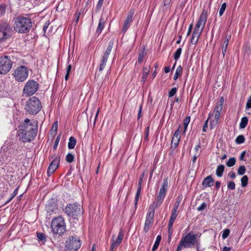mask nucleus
Returning <instances> with one entry per match:
<instances>
[{"label":"nucleus","mask_w":251,"mask_h":251,"mask_svg":"<svg viewBox=\"0 0 251 251\" xmlns=\"http://www.w3.org/2000/svg\"><path fill=\"white\" fill-rule=\"evenodd\" d=\"M76 143V140L74 137H70L69 139L68 147L69 149H74Z\"/></svg>","instance_id":"nucleus-27"},{"label":"nucleus","mask_w":251,"mask_h":251,"mask_svg":"<svg viewBox=\"0 0 251 251\" xmlns=\"http://www.w3.org/2000/svg\"><path fill=\"white\" fill-rule=\"evenodd\" d=\"M206 206H207L206 203L205 202H203L199 207H198L197 210L199 211H201L204 210V209H205L206 207Z\"/></svg>","instance_id":"nucleus-54"},{"label":"nucleus","mask_w":251,"mask_h":251,"mask_svg":"<svg viewBox=\"0 0 251 251\" xmlns=\"http://www.w3.org/2000/svg\"><path fill=\"white\" fill-rule=\"evenodd\" d=\"M124 235V233L123 230L122 229H120V230L118 233V237L116 240H115V239H114L115 235L112 236V239H111V240H112L111 244H112L116 247H118L121 243V242L123 239Z\"/></svg>","instance_id":"nucleus-18"},{"label":"nucleus","mask_w":251,"mask_h":251,"mask_svg":"<svg viewBox=\"0 0 251 251\" xmlns=\"http://www.w3.org/2000/svg\"><path fill=\"white\" fill-rule=\"evenodd\" d=\"M207 11L203 9L196 24L194 29L202 32L207 19Z\"/></svg>","instance_id":"nucleus-14"},{"label":"nucleus","mask_w":251,"mask_h":251,"mask_svg":"<svg viewBox=\"0 0 251 251\" xmlns=\"http://www.w3.org/2000/svg\"><path fill=\"white\" fill-rule=\"evenodd\" d=\"M177 212H175V211H172V213H171V217H170V220H169V223L171 224H173L176 217H177Z\"/></svg>","instance_id":"nucleus-36"},{"label":"nucleus","mask_w":251,"mask_h":251,"mask_svg":"<svg viewBox=\"0 0 251 251\" xmlns=\"http://www.w3.org/2000/svg\"><path fill=\"white\" fill-rule=\"evenodd\" d=\"M38 88L39 84L37 81L29 80L24 87L23 93L26 97H29L34 95Z\"/></svg>","instance_id":"nucleus-12"},{"label":"nucleus","mask_w":251,"mask_h":251,"mask_svg":"<svg viewBox=\"0 0 251 251\" xmlns=\"http://www.w3.org/2000/svg\"><path fill=\"white\" fill-rule=\"evenodd\" d=\"M5 154L2 151L0 152V166H3L4 167L11 161L10 158H8V157L4 159V154Z\"/></svg>","instance_id":"nucleus-24"},{"label":"nucleus","mask_w":251,"mask_h":251,"mask_svg":"<svg viewBox=\"0 0 251 251\" xmlns=\"http://www.w3.org/2000/svg\"><path fill=\"white\" fill-rule=\"evenodd\" d=\"M114 45V41H110L108 43V46L104 51L103 55L102 57V59L100 61V63L99 66V71H102L104 69L106 62L107 61L109 55Z\"/></svg>","instance_id":"nucleus-13"},{"label":"nucleus","mask_w":251,"mask_h":251,"mask_svg":"<svg viewBox=\"0 0 251 251\" xmlns=\"http://www.w3.org/2000/svg\"><path fill=\"white\" fill-rule=\"evenodd\" d=\"M229 233H230V230L229 229L227 228V229H225V230H224V231H223L222 235L223 239H225L226 238H227L228 237V236L229 235Z\"/></svg>","instance_id":"nucleus-48"},{"label":"nucleus","mask_w":251,"mask_h":251,"mask_svg":"<svg viewBox=\"0 0 251 251\" xmlns=\"http://www.w3.org/2000/svg\"><path fill=\"white\" fill-rule=\"evenodd\" d=\"M74 160V156L71 153H69L66 156V160L68 163H72Z\"/></svg>","instance_id":"nucleus-42"},{"label":"nucleus","mask_w":251,"mask_h":251,"mask_svg":"<svg viewBox=\"0 0 251 251\" xmlns=\"http://www.w3.org/2000/svg\"><path fill=\"white\" fill-rule=\"evenodd\" d=\"M18 187H17L15 190L13 192V193L12 194L10 198L7 201H6L5 202V204H7L8 203H9L18 194Z\"/></svg>","instance_id":"nucleus-43"},{"label":"nucleus","mask_w":251,"mask_h":251,"mask_svg":"<svg viewBox=\"0 0 251 251\" xmlns=\"http://www.w3.org/2000/svg\"><path fill=\"white\" fill-rule=\"evenodd\" d=\"M246 168L244 166H241L239 167L237 170L238 174L239 175H243L245 173Z\"/></svg>","instance_id":"nucleus-45"},{"label":"nucleus","mask_w":251,"mask_h":251,"mask_svg":"<svg viewBox=\"0 0 251 251\" xmlns=\"http://www.w3.org/2000/svg\"><path fill=\"white\" fill-rule=\"evenodd\" d=\"M251 108V97L248 100L246 103V109Z\"/></svg>","instance_id":"nucleus-61"},{"label":"nucleus","mask_w":251,"mask_h":251,"mask_svg":"<svg viewBox=\"0 0 251 251\" xmlns=\"http://www.w3.org/2000/svg\"><path fill=\"white\" fill-rule=\"evenodd\" d=\"M202 32L194 29L191 40L192 44L195 45L198 41Z\"/></svg>","instance_id":"nucleus-21"},{"label":"nucleus","mask_w":251,"mask_h":251,"mask_svg":"<svg viewBox=\"0 0 251 251\" xmlns=\"http://www.w3.org/2000/svg\"><path fill=\"white\" fill-rule=\"evenodd\" d=\"M13 34L12 27L7 23H0V42H4Z\"/></svg>","instance_id":"nucleus-10"},{"label":"nucleus","mask_w":251,"mask_h":251,"mask_svg":"<svg viewBox=\"0 0 251 251\" xmlns=\"http://www.w3.org/2000/svg\"><path fill=\"white\" fill-rule=\"evenodd\" d=\"M60 162V157L56 156L53 159L50 163L47 171L49 176L51 175L58 167Z\"/></svg>","instance_id":"nucleus-15"},{"label":"nucleus","mask_w":251,"mask_h":251,"mask_svg":"<svg viewBox=\"0 0 251 251\" xmlns=\"http://www.w3.org/2000/svg\"><path fill=\"white\" fill-rule=\"evenodd\" d=\"M168 178H165L161 186L159 193L156 198V202L151 204L149 206L143 229V231L145 233H147L149 231L151 226L153 223L155 209L162 203L168 190Z\"/></svg>","instance_id":"nucleus-1"},{"label":"nucleus","mask_w":251,"mask_h":251,"mask_svg":"<svg viewBox=\"0 0 251 251\" xmlns=\"http://www.w3.org/2000/svg\"><path fill=\"white\" fill-rule=\"evenodd\" d=\"M224 105V98L223 97L220 98V100L217 102L216 105L214 109L213 112H221L223 109Z\"/></svg>","instance_id":"nucleus-23"},{"label":"nucleus","mask_w":251,"mask_h":251,"mask_svg":"<svg viewBox=\"0 0 251 251\" xmlns=\"http://www.w3.org/2000/svg\"><path fill=\"white\" fill-rule=\"evenodd\" d=\"M37 236L40 241H46V236L45 235L41 232L37 233Z\"/></svg>","instance_id":"nucleus-46"},{"label":"nucleus","mask_w":251,"mask_h":251,"mask_svg":"<svg viewBox=\"0 0 251 251\" xmlns=\"http://www.w3.org/2000/svg\"><path fill=\"white\" fill-rule=\"evenodd\" d=\"M235 162H236V159H235V158L231 157V158H229L227 160V161L226 163V165L228 167H231L235 165Z\"/></svg>","instance_id":"nucleus-38"},{"label":"nucleus","mask_w":251,"mask_h":251,"mask_svg":"<svg viewBox=\"0 0 251 251\" xmlns=\"http://www.w3.org/2000/svg\"><path fill=\"white\" fill-rule=\"evenodd\" d=\"M181 51L182 49L181 48H179L174 53V58L176 61L179 58Z\"/></svg>","instance_id":"nucleus-35"},{"label":"nucleus","mask_w":251,"mask_h":251,"mask_svg":"<svg viewBox=\"0 0 251 251\" xmlns=\"http://www.w3.org/2000/svg\"><path fill=\"white\" fill-rule=\"evenodd\" d=\"M32 26L31 20L27 17L20 16L15 20L14 29L20 33H28Z\"/></svg>","instance_id":"nucleus-3"},{"label":"nucleus","mask_w":251,"mask_h":251,"mask_svg":"<svg viewBox=\"0 0 251 251\" xmlns=\"http://www.w3.org/2000/svg\"><path fill=\"white\" fill-rule=\"evenodd\" d=\"M42 104L38 98L32 97L26 101L25 109L30 115H35L42 109Z\"/></svg>","instance_id":"nucleus-4"},{"label":"nucleus","mask_w":251,"mask_h":251,"mask_svg":"<svg viewBox=\"0 0 251 251\" xmlns=\"http://www.w3.org/2000/svg\"><path fill=\"white\" fill-rule=\"evenodd\" d=\"M81 245L79 237L76 236H70L66 241L65 248L67 251H77Z\"/></svg>","instance_id":"nucleus-11"},{"label":"nucleus","mask_w":251,"mask_h":251,"mask_svg":"<svg viewBox=\"0 0 251 251\" xmlns=\"http://www.w3.org/2000/svg\"><path fill=\"white\" fill-rule=\"evenodd\" d=\"M13 62L10 56L4 55L0 57V74L5 75L11 70Z\"/></svg>","instance_id":"nucleus-9"},{"label":"nucleus","mask_w":251,"mask_h":251,"mask_svg":"<svg viewBox=\"0 0 251 251\" xmlns=\"http://www.w3.org/2000/svg\"><path fill=\"white\" fill-rule=\"evenodd\" d=\"M64 212L69 217L74 219H77L83 212L81 206L77 203L67 204Z\"/></svg>","instance_id":"nucleus-6"},{"label":"nucleus","mask_w":251,"mask_h":251,"mask_svg":"<svg viewBox=\"0 0 251 251\" xmlns=\"http://www.w3.org/2000/svg\"><path fill=\"white\" fill-rule=\"evenodd\" d=\"M245 139L243 135H239L235 139V142L237 144H241L245 142Z\"/></svg>","instance_id":"nucleus-40"},{"label":"nucleus","mask_w":251,"mask_h":251,"mask_svg":"<svg viewBox=\"0 0 251 251\" xmlns=\"http://www.w3.org/2000/svg\"><path fill=\"white\" fill-rule=\"evenodd\" d=\"M58 128V122L57 121L55 122L51 127V131H54V133H56Z\"/></svg>","instance_id":"nucleus-52"},{"label":"nucleus","mask_w":251,"mask_h":251,"mask_svg":"<svg viewBox=\"0 0 251 251\" xmlns=\"http://www.w3.org/2000/svg\"><path fill=\"white\" fill-rule=\"evenodd\" d=\"M60 135H59L58 136H57V137H56V139H55V141L54 142V145H53V149L54 150H56L58 145V143H59V140H60Z\"/></svg>","instance_id":"nucleus-51"},{"label":"nucleus","mask_w":251,"mask_h":251,"mask_svg":"<svg viewBox=\"0 0 251 251\" xmlns=\"http://www.w3.org/2000/svg\"><path fill=\"white\" fill-rule=\"evenodd\" d=\"M177 92V88L176 87L173 88L169 92L168 94L169 97H173Z\"/></svg>","instance_id":"nucleus-49"},{"label":"nucleus","mask_w":251,"mask_h":251,"mask_svg":"<svg viewBox=\"0 0 251 251\" xmlns=\"http://www.w3.org/2000/svg\"><path fill=\"white\" fill-rule=\"evenodd\" d=\"M51 227L54 234L62 235L66 231V225L64 218L61 216L54 218L51 222Z\"/></svg>","instance_id":"nucleus-7"},{"label":"nucleus","mask_w":251,"mask_h":251,"mask_svg":"<svg viewBox=\"0 0 251 251\" xmlns=\"http://www.w3.org/2000/svg\"><path fill=\"white\" fill-rule=\"evenodd\" d=\"M5 12V7L4 5H0V17L3 16Z\"/></svg>","instance_id":"nucleus-55"},{"label":"nucleus","mask_w":251,"mask_h":251,"mask_svg":"<svg viewBox=\"0 0 251 251\" xmlns=\"http://www.w3.org/2000/svg\"><path fill=\"white\" fill-rule=\"evenodd\" d=\"M171 1L172 0H164L163 2V6L166 9H168L169 7Z\"/></svg>","instance_id":"nucleus-53"},{"label":"nucleus","mask_w":251,"mask_h":251,"mask_svg":"<svg viewBox=\"0 0 251 251\" xmlns=\"http://www.w3.org/2000/svg\"><path fill=\"white\" fill-rule=\"evenodd\" d=\"M149 134V127H147L145 131L144 140H148Z\"/></svg>","instance_id":"nucleus-59"},{"label":"nucleus","mask_w":251,"mask_h":251,"mask_svg":"<svg viewBox=\"0 0 251 251\" xmlns=\"http://www.w3.org/2000/svg\"><path fill=\"white\" fill-rule=\"evenodd\" d=\"M190 121V116H187L183 120V133H185Z\"/></svg>","instance_id":"nucleus-33"},{"label":"nucleus","mask_w":251,"mask_h":251,"mask_svg":"<svg viewBox=\"0 0 251 251\" xmlns=\"http://www.w3.org/2000/svg\"><path fill=\"white\" fill-rule=\"evenodd\" d=\"M80 14V12H78L76 11L74 15V21H75V22L76 23H77V22L78 21Z\"/></svg>","instance_id":"nucleus-56"},{"label":"nucleus","mask_w":251,"mask_h":251,"mask_svg":"<svg viewBox=\"0 0 251 251\" xmlns=\"http://www.w3.org/2000/svg\"><path fill=\"white\" fill-rule=\"evenodd\" d=\"M181 126L179 125L177 129L176 130L174 133L172 139V144H174V147L176 148L180 141L181 136L180 133L181 131Z\"/></svg>","instance_id":"nucleus-17"},{"label":"nucleus","mask_w":251,"mask_h":251,"mask_svg":"<svg viewBox=\"0 0 251 251\" xmlns=\"http://www.w3.org/2000/svg\"><path fill=\"white\" fill-rule=\"evenodd\" d=\"M225 170V166L224 165H219L216 170V174L217 176L221 177L223 175Z\"/></svg>","instance_id":"nucleus-29"},{"label":"nucleus","mask_w":251,"mask_h":251,"mask_svg":"<svg viewBox=\"0 0 251 251\" xmlns=\"http://www.w3.org/2000/svg\"><path fill=\"white\" fill-rule=\"evenodd\" d=\"M227 188L230 190H234L235 189V184L233 181H230L227 183Z\"/></svg>","instance_id":"nucleus-50"},{"label":"nucleus","mask_w":251,"mask_h":251,"mask_svg":"<svg viewBox=\"0 0 251 251\" xmlns=\"http://www.w3.org/2000/svg\"><path fill=\"white\" fill-rule=\"evenodd\" d=\"M179 201H177L174 204L172 211L177 212V210L179 207Z\"/></svg>","instance_id":"nucleus-58"},{"label":"nucleus","mask_w":251,"mask_h":251,"mask_svg":"<svg viewBox=\"0 0 251 251\" xmlns=\"http://www.w3.org/2000/svg\"><path fill=\"white\" fill-rule=\"evenodd\" d=\"M197 235L189 232L182 237L179 242L176 251H181L182 249L192 248L198 243Z\"/></svg>","instance_id":"nucleus-5"},{"label":"nucleus","mask_w":251,"mask_h":251,"mask_svg":"<svg viewBox=\"0 0 251 251\" xmlns=\"http://www.w3.org/2000/svg\"><path fill=\"white\" fill-rule=\"evenodd\" d=\"M150 70L147 67H144L143 68V74L142 76L141 81L143 82H145L148 77V75L149 74Z\"/></svg>","instance_id":"nucleus-30"},{"label":"nucleus","mask_w":251,"mask_h":251,"mask_svg":"<svg viewBox=\"0 0 251 251\" xmlns=\"http://www.w3.org/2000/svg\"><path fill=\"white\" fill-rule=\"evenodd\" d=\"M182 72V68L180 65H179L178 67H177L176 70L175 74L173 77L174 79L175 80H176L178 77L180 76V75H181Z\"/></svg>","instance_id":"nucleus-31"},{"label":"nucleus","mask_w":251,"mask_h":251,"mask_svg":"<svg viewBox=\"0 0 251 251\" xmlns=\"http://www.w3.org/2000/svg\"><path fill=\"white\" fill-rule=\"evenodd\" d=\"M161 240V236L159 235H157L155 243H154L153 247L152 248V251H155L158 248Z\"/></svg>","instance_id":"nucleus-32"},{"label":"nucleus","mask_w":251,"mask_h":251,"mask_svg":"<svg viewBox=\"0 0 251 251\" xmlns=\"http://www.w3.org/2000/svg\"><path fill=\"white\" fill-rule=\"evenodd\" d=\"M246 153V151H243V152L241 153V154H240V157H239V158H240V159L241 160H245V159H244V157H245V156Z\"/></svg>","instance_id":"nucleus-62"},{"label":"nucleus","mask_w":251,"mask_h":251,"mask_svg":"<svg viewBox=\"0 0 251 251\" xmlns=\"http://www.w3.org/2000/svg\"><path fill=\"white\" fill-rule=\"evenodd\" d=\"M213 114H214V119L211 120L210 121V126H211V128L212 126H215L217 125L218 120L220 117L221 113L220 112H213L212 114L209 113L208 118H209L211 116H212Z\"/></svg>","instance_id":"nucleus-20"},{"label":"nucleus","mask_w":251,"mask_h":251,"mask_svg":"<svg viewBox=\"0 0 251 251\" xmlns=\"http://www.w3.org/2000/svg\"><path fill=\"white\" fill-rule=\"evenodd\" d=\"M248 123V119L247 117H244L241 119V122L240 123V128L243 129L246 127Z\"/></svg>","instance_id":"nucleus-34"},{"label":"nucleus","mask_w":251,"mask_h":251,"mask_svg":"<svg viewBox=\"0 0 251 251\" xmlns=\"http://www.w3.org/2000/svg\"><path fill=\"white\" fill-rule=\"evenodd\" d=\"M29 69L24 65L17 67L13 71L12 75L16 81L24 82L28 76Z\"/></svg>","instance_id":"nucleus-8"},{"label":"nucleus","mask_w":251,"mask_h":251,"mask_svg":"<svg viewBox=\"0 0 251 251\" xmlns=\"http://www.w3.org/2000/svg\"><path fill=\"white\" fill-rule=\"evenodd\" d=\"M37 130V121L26 118L18 131L19 140L24 143L30 142L36 136Z\"/></svg>","instance_id":"nucleus-2"},{"label":"nucleus","mask_w":251,"mask_h":251,"mask_svg":"<svg viewBox=\"0 0 251 251\" xmlns=\"http://www.w3.org/2000/svg\"><path fill=\"white\" fill-rule=\"evenodd\" d=\"M201 184L204 188L212 187L214 184V180L211 176H208L204 178Z\"/></svg>","instance_id":"nucleus-19"},{"label":"nucleus","mask_w":251,"mask_h":251,"mask_svg":"<svg viewBox=\"0 0 251 251\" xmlns=\"http://www.w3.org/2000/svg\"><path fill=\"white\" fill-rule=\"evenodd\" d=\"M147 54V50L145 48L141 49L139 52L138 57V61L137 62L139 63H140L142 62L144 57Z\"/></svg>","instance_id":"nucleus-26"},{"label":"nucleus","mask_w":251,"mask_h":251,"mask_svg":"<svg viewBox=\"0 0 251 251\" xmlns=\"http://www.w3.org/2000/svg\"><path fill=\"white\" fill-rule=\"evenodd\" d=\"M141 191V188H137L136 194L135 197V200H134L135 208H136V207H137V203H138L139 198V197L140 195Z\"/></svg>","instance_id":"nucleus-37"},{"label":"nucleus","mask_w":251,"mask_h":251,"mask_svg":"<svg viewBox=\"0 0 251 251\" xmlns=\"http://www.w3.org/2000/svg\"><path fill=\"white\" fill-rule=\"evenodd\" d=\"M145 175V171H144L142 174L140 176V178H139V182H138V188H141V186H142V181H143V179Z\"/></svg>","instance_id":"nucleus-47"},{"label":"nucleus","mask_w":251,"mask_h":251,"mask_svg":"<svg viewBox=\"0 0 251 251\" xmlns=\"http://www.w3.org/2000/svg\"><path fill=\"white\" fill-rule=\"evenodd\" d=\"M57 209V206L54 202H51L46 206V210L48 213H51Z\"/></svg>","instance_id":"nucleus-25"},{"label":"nucleus","mask_w":251,"mask_h":251,"mask_svg":"<svg viewBox=\"0 0 251 251\" xmlns=\"http://www.w3.org/2000/svg\"><path fill=\"white\" fill-rule=\"evenodd\" d=\"M248 177L247 176H243L241 178V186L243 187L246 186L248 184Z\"/></svg>","instance_id":"nucleus-41"},{"label":"nucleus","mask_w":251,"mask_h":251,"mask_svg":"<svg viewBox=\"0 0 251 251\" xmlns=\"http://www.w3.org/2000/svg\"><path fill=\"white\" fill-rule=\"evenodd\" d=\"M134 14V11L133 9H131L130 11L128 12L127 17L125 20L123 27L122 29V32H123L124 34L125 33V32L126 31L127 29L130 26V23L132 21V19L133 15Z\"/></svg>","instance_id":"nucleus-16"},{"label":"nucleus","mask_w":251,"mask_h":251,"mask_svg":"<svg viewBox=\"0 0 251 251\" xmlns=\"http://www.w3.org/2000/svg\"><path fill=\"white\" fill-rule=\"evenodd\" d=\"M209 118L206 120V121L205 122V123L203 125V128H202V131L203 132H205L206 131V128H207V125H208V120H209Z\"/></svg>","instance_id":"nucleus-60"},{"label":"nucleus","mask_w":251,"mask_h":251,"mask_svg":"<svg viewBox=\"0 0 251 251\" xmlns=\"http://www.w3.org/2000/svg\"><path fill=\"white\" fill-rule=\"evenodd\" d=\"M117 248V247L111 244L109 251H116Z\"/></svg>","instance_id":"nucleus-63"},{"label":"nucleus","mask_w":251,"mask_h":251,"mask_svg":"<svg viewBox=\"0 0 251 251\" xmlns=\"http://www.w3.org/2000/svg\"><path fill=\"white\" fill-rule=\"evenodd\" d=\"M243 51L244 53L249 55L251 54V49L248 45H245L242 48Z\"/></svg>","instance_id":"nucleus-39"},{"label":"nucleus","mask_w":251,"mask_h":251,"mask_svg":"<svg viewBox=\"0 0 251 251\" xmlns=\"http://www.w3.org/2000/svg\"><path fill=\"white\" fill-rule=\"evenodd\" d=\"M226 2H224L222 4L221 8H220V11H219V15L220 16H222L226 9Z\"/></svg>","instance_id":"nucleus-44"},{"label":"nucleus","mask_w":251,"mask_h":251,"mask_svg":"<svg viewBox=\"0 0 251 251\" xmlns=\"http://www.w3.org/2000/svg\"><path fill=\"white\" fill-rule=\"evenodd\" d=\"M229 176H230V177H231V178L232 179H234L236 177V174L234 172H231L229 173Z\"/></svg>","instance_id":"nucleus-64"},{"label":"nucleus","mask_w":251,"mask_h":251,"mask_svg":"<svg viewBox=\"0 0 251 251\" xmlns=\"http://www.w3.org/2000/svg\"><path fill=\"white\" fill-rule=\"evenodd\" d=\"M230 38V36H226V40L224 42V45H223V48H222V53H223L224 56H225V55L226 52L227 48V47L228 45V41H229Z\"/></svg>","instance_id":"nucleus-28"},{"label":"nucleus","mask_w":251,"mask_h":251,"mask_svg":"<svg viewBox=\"0 0 251 251\" xmlns=\"http://www.w3.org/2000/svg\"><path fill=\"white\" fill-rule=\"evenodd\" d=\"M173 224H171L168 223V234L169 235H172L173 232Z\"/></svg>","instance_id":"nucleus-57"},{"label":"nucleus","mask_w":251,"mask_h":251,"mask_svg":"<svg viewBox=\"0 0 251 251\" xmlns=\"http://www.w3.org/2000/svg\"><path fill=\"white\" fill-rule=\"evenodd\" d=\"M105 22V20L102 17H101L99 20L98 26L96 31V34H97L98 36L101 33L102 29H103Z\"/></svg>","instance_id":"nucleus-22"}]
</instances>
